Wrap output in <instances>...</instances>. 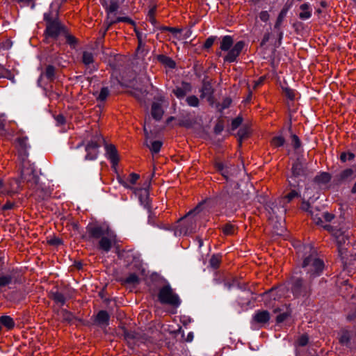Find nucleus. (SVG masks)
<instances>
[{"label": "nucleus", "mask_w": 356, "mask_h": 356, "mask_svg": "<svg viewBox=\"0 0 356 356\" xmlns=\"http://www.w3.org/2000/svg\"><path fill=\"white\" fill-rule=\"evenodd\" d=\"M279 289H271L267 292L263 293L264 298L266 300L267 298L275 300L278 296Z\"/></svg>", "instance_id": "de8ad7c7"}, {"label": "nucleus", "mask_w": 356, "mask_h": 356, "mask_svg": "<svg viewBox=\"0 0 356 356\" xmlns=\"http://www.w3.org/2000/svg\"><path fill=\"white\" fill-rule=\"evenodd\" d=\"M221 260H222L221 255L213 254L209 260V265L213 269H217L220 266Z\"/></svg>", "instance_id": "a19ab883"}, {"label": "nucleus", "mask_w": 356, "mask_h": 356, "mask_svg": "<svg viewBox=\"0 0 356 356\" xmlns=\"http://www.w3.org/2000/svg\"><path fill=\"white\" fill-rule=\"evenodd\" d=\"M110 316L106 311L101 310L96 316V322L101 325H108Z\"/></svg>", "instance_id": "cd10ccee"}, {"label": "nucleus", "mask_w": 356, "mask_h": 356, "mask_svg": "<svg viewBox=\"0 0 356 356\" xmlns=\"http://www.w3.org/2000/svg\"><path fill=\"white\" fill-rule=\"evenodd\" d=\"M270 319V314L266 310H259L257 311L254 316L253 320L257 323H266Z\"/></svg>", "instance_id": "b1692460"}, {"label": "nucleus", "mask_w": 356, "mask_h": 356, "mask_svg": "<svg viewBox=\"0 0 356 356\" xmlns=\"http://www.w3.org/2000/svg\"><path fill=\"white\" fill-rule=\"evenodd\" d=\"M289 316V314L286 312H284L282 314H279L276 318L277 323H282L287 318V317Z\"/></svg>", "instance_id": "69168bd1"}, {"label": "nucleus", "mask_w": 356, "mask_h": 356, "mask_svg": "<svg viewBox=\"0 0 356 356\" xmlns=\"http://www.w3.org/2000/svg\"><path fill=\"white\" fill-rule=\"evenodd\" d=\"M156 11V8L155 6H153L149 9L147 14L148 20L153 25H155L156 24V20L155 19Z\"/></svg>", "instance_id": "3c124183"}, {"label": "nucleus", "mask_w": 356, "mask_h": 356, "mask_svg": "<svg viewBox=\"0 0 356 356\" xmlns=\"http://www.w3.org/2000/svg\"><path fill=\"white\" fill-rule=\"evenodd\" d=\"M192 85L186 81H182L180 86H177L173 90L172 93L179 100L186 97V95L192 91Z\"/></svg>", "instance_id": "ddd939ff"}, {"label": "nucleus", "mask_w": 356, "mask_h": 356, "mask_svg": "<svg viewBox=\"0 0 356 356\" xmlns=\"http://www.w3.org/2000/svg\"><path fill=\"white\" fill-rule=\"evenodd\" d=\"M200 92L201 99L207 98L208 102H213V95L214 92V90L211 86V83L209 81L204 80L203 81L202 86Z\"/></svg>", "instance_id": "dca6fc26"}, {"label": "nucleus", "mask_w": 356, "mask_h": 356, "mask_svg": "<svg viewBox=\"0 0 356 356\" xmlns=\"http://www.w3.org/2000/svg\"><path fill=\"white\" fill-rule=\"evenodd\" d=\"M198 211L199 207H197L179 220L175 229V235H188L195 232L197 219L195 213L198 212Z\"/></svg>", "instance_id": "7ed1b4c3"}, {"label": "nucleus", "mask_w": 356, "mask_h": 356, "mask_svg": "<svg viewBox=\"0 0 356 356\" xmlns=\"http://www.w3.org/2000/svg\"><path fill=\"white\" fill-rule=\"evenodd\" d=\"M161 146L162 143L161 141L155 140L151 143V145L149 146V148L152 153L156 154L160 151Z\"/></svg>", "instance_id": "8fccbe9b"}, {"label": "nucleus", "mask_w": 356, "mask_h": 356, "mask_svg": "<svg viewBox=\"0 0 356 356\" xmlns=\"http://www.w3.org/2000/svg\"><path fill=\"white\" fill-rule=\"evenodd\" d=\"M63 34L65 35L66 42L69 44L74 45L76 44L77 41H76V38L72 35L68 34L67 32L66 31V30H65V32L63 33Z\"/></svg>", "instance_id": "bf43d9fd"}, {"label": "nucleus", "mask_w": 356, "mask_h": 356, "mask_svg": "<svg viewBox=\"0 0 356 356\" xmlns=\"http://www.w3.org/2000/svg\"><path fill=\"white\" fill-rule=\"evenodd\" d=\"M185 102L188 106L195 108L198 107L200 104V99L194 95L187 96L185 98Z\"/></svg>", "instance_id": "f704fd0d"}, {"label": "nucleus", "mask_w": 356, "mask_h": 356, "mask_svg": "<svg viewBox=\"0 0 356 356\" xmlns=\"http://www.w3.org/2000/svg\"><path fill=\"white\" fill-rule=\"evenodd\" d=\"M291 172L292 175L290 177V179H291L298 177H306L312 173V172L309 170L308 168L299 159H297L293 163Z\"/></svg>", "instance_id": "9d476101"}, {"label": "nucleus", "mask_w": 356, "mask_h": 356, "mask_svg": "<svg viewBox=\"0 0 356 356\" xmlns=\"http://www.w3.org/2000/svg\"><path fill=\"white\" fill-rule=\"evenodd\" d=\"M162 31H169L173 34L181 33V30L176 27L162 26L159 28Z\"/></svg>", "instance_id": "5fc2aeb1"}, {"label": "nucleus", "mask_w": 356, "mask_h": 356, "mask_svg": "<svg viewBox=\"0 0 356 356\" xmlns=\"http://www.w3.org/2000/svg\"><path fill=\"white\" fill-rule=\"evenodd\" d=\"M118 281L122 285L136 286L140 283L139 277L134 273H130L127 277H121Z\"/></svg>", "instance_id": "4be33fe9"}, {"label": "nucleus", "mask_w": 356, "mask_h": 356, "mask_svg": "<svg viewBox=\"0 0 356 356\" xmlns=\"http://www.w3.org/2000/svg\"><path fill=\"white\" fill-rule=\"evenodd\" d=\"M331 179V175L328 172H321L316 175L314 178V181L318 184H327Z\"/></svg>", "instance_id": "72a5a7b5"}, {"label": "nucleus", "mask_w": 356, "mask_h": 356, "mask_svg": "<svg viewBox=\"0 0 356 356\" xmlns=\"http://www.w3.org/2000/svg\"><path fill=\"white\" fill-rule=\"evenodd\" d=\"M214 166L216 170L227 179L236 171V168L234 165L228 163H224L220 161H216Z\"/></svg>", "instance_id": "9b49d317"}, {"label": "nucleus", "mask_w": 356, "mask_h": 356, "mask_svg": "<svg viewBox=\"0 0 356 356\" xmlns=\"http://www.w3.org/2000/svg\"><path fill=\"white\" fill-rule=\"evenodd\" d=\"M158 299L162 304L170 305L172 306H178L180 304V300L170 285L167 284L162 286L158 293Z\"/></svg>", "instance_id": "0eeeda50"}, {"label": "nucleus", "mask_w": 356, "mask_h": 356, "mask_svg": "<svg viewBox=\"0 0 356 356\" xmlns=\"http://www.w3.org/2000/svg\"><path fill=\"white\" fill-rule=\"evenodd\" d=\"M13 182L17 185L15 188H8L2 181H0V195L15 193L19 188L18 181L15 179Z\"/></svg>", "instance_id": "c756f323"}, {"label": "nucleus", "mask_w": 356, "mask_h": 356, "mask_svg": "<svg viewBox=\"0 0 356 356\" xmlns=\"http://www.w3.org/2000/svg\"><path fill=\"white\" fill-rule=\"evenodd\" d=\"M355 158V154L352 152H342L340 155V160L346 162L347 160L351 161Z\"/></svg>", "instance_id": "4d7b16f0"}, {"label": "nucleus", "mask_w": 356, "mask_h": 356, "mask_svg": "<svg viewBox=\"0 0 356 356\" xmlns=\"http://www.w3.org/2000/svg\"><path fill=\"white\" fill-rule=\"evenodd\" d=\"M109 95V90L107 87H104L101 89L99 96L97 97L98 100L104 101Z\"/></svg>", "instance_id": "864d4df0"}, {"label": "nucleus", "mask_w": 356, "mask_h": 356, "mask_svg": "<svg viewBox=\"0 0 356 356\" xmlns=\"http://www.w3.org/2000/svg\"><path fill=\"white\" fill-rule=\"evenodd\" d=\"M17 143L20 147L19 154H20L21 159L22 160H23V159H27V157H28L27 149L30 147L29 145L28 144V137L22 136V137L18 138Z\"/></svg>", "instance_id": "6ab92c4d"}, {"label": "nucleus", "mask_w": 356, "mask_h": 356, "mask_svg": "<svg viewBox=\"0 0 356 356\" xmlns=\"http://www.w3.org/2000/svg\"><path fill=\"white\" fill-rule=\"evenodd\" d=\"M245 43L243 41L237 42L234 47L230 49L227 54L224 58L225 62L233 63L236 60V58L240 55L243 49L244 48Z\"/></svg>", "instance_id": "f8f14e48"}, {"label": "nucleus", "mask_w": 356, "mask_h": 356, "mask_svg": "<svg viewBox=\"0 0 356 356\" xmlns=\"http://www.w3.org/2000/svg\"><path fill=\"white\" fill-rule=\"evenodd\" d=\"M106 156L110 161L113 167L118 165L120 158L115 146L113 144L105 145Z\"/></svg>", "instance_id": "4468645a"}, {"label": "nucleus", "mask_w": 356, "mask_h": 356, "mask_svg": "<svg viewBox=\"0 0 356 356\" xmlns=\"http://www.w3.org/2000/svg\"><path fill=\"white\" fill-rule=\"evenodd\" d=\"M139 175L136 173H131L127 178L128 183L132 186L136 184L137 181L139 179Z\"/></svg>", "instance_id": "6e6d98bb"}, {"label": "nucleus", "mask_w": 356, "mask_h": 356, "mask_svg": "<svg viewBox=\"0 0 356 356\" xmlns=\"http://www.w3.org/2000/svg\"><path fill=\"white\" fill-rule=\"evenodd\" d=\"M284 95L290 100H293L296 97L295 90L288 87L282 88Z\"/></svg>", "instance_id": "09e8293b"}, {"label": "nucleus", "mask_w": 356, "mask_h": 356, "mask_svg": "<svg viewBox=\"0 0 356 356\" xmlns=\"http://www.w3.org/2000/svg\"><path fill=\"white\" fill-rule=\"evenodd\" d=\"M116 13H111L110 15L106 13V19L104 21V24L106 26L104 31H103V36L105 35L106 32L111 28V26L118 22H127L130 24H134V22L128 17H116Z\"/></svg>", "instance_id": "1a4fd4ad"}, {"label": "nucleus", "mask_w": 356, "mask_h": 356, "mask_svg": "<svg viewBox=\"0 0 356 356\" xmlns=\"http://www.w3.org/2000/svg\"><path fill=\"white\" fill-rule=\"evenodd\" d=\"M56 68L51 65H48L46 67L44 75L46 79L49 81H53L55 79Z\"/></svg>", "instance_id": "c9c22d12"}, {"label": "nucleus", "mask_w": 356, "mask_h": 356, "mask_svg": "<svg viewBox=\"0 0 356 356\" xmlns=\"http://www.w3.org/2000/svg\"><path fill=\"white\" fill-rule=\"evenodd\" d=\"M300 248L302 249L305 254H309L304 257L302 268L306 273V278L313 281L314 278L322 274L324 269V263L323 260L316 257L315 251L310 245H303Z\"/></svg>", "instance_id": "f257e3e1"}, {"label": "nucleus", "mask_w": 356, "mask_h": 356, "mask_svg": "<svg viewBox=\"0 0 356 356\" xmlns=\"http://www.w3.org/2000/svg\"><path fill=\"white\" fill-rule=\"evenodd\" d=\"M300 12L298 17L302 20H307L312 17V9L308 3H305L300 6Z\"/></svg>", "instance_id": "393cba45"}, {"label": "nucleus", "mask_w": 356, "mask_h": 356, "mask_svg": "<svg viewBox=\"0 0 356 356\" xmlns=\"http://www.w3.org/2000/svg\"><path fill=\"white\" fill-rule=\"evenodd\" d=\"M237 185L235 186L236 191L234 193V188L231 187H226V188L223 191V195H227L229 197L233 200H238L240 198V195L238 193V188L236 187Z\"/></svg>", "instance_id": "4c0bfd02"}, {"label": "nucleus", "mask_w": 356, "mask_h": 356, "mask_svg": "<svg viewBox=\"0 0 356 356\" xmlns=\"http://www.w3.org/2000/svg\"><path fill=\"white\" fill-rule=\"evenodd\" d=\"M55 120L58 125H62L65 123V118L63 115H57L55 116Z\"/></svg>", "instance_id": "774afa93"}, {"label": "nucleus", "mask_w": 356, "mask_h": 356, "mask_svg": "<svg viewBox=\"0 0 356 356\" xmlns=\"http://www.w3.org/2000/svg\"><path fill=\"white\" fill-rule=\"evenodd\" d=\"M234 40L232 37L230 35H225L222 37L221 40L220 48L222 51H227L231 49Z\"/></svg>", "instance_id": "7c9ffc66"}, {"label": "nucleus", "mask_w": 356, "mask_h": 356, "mask_svg": "<svg viewBox=\"0 0 356 356\" xmlns=\"http://www.w3.org/2000/svg\"><path fill=\"white\" fill-rule=\"evenodd\" d=\"M117 179H118V182H119L121 185H122L124 188H129V189H131V190H134V189H135V188H134L133 186H131L128 183L127 178H126V177H124L118 176Z\"/></svg>", "instance_id": "603ef678"}, {"label": "nucleus", "mask_w": 356, "mask_h": 356, "mask_svg": "<svg viewBox=\"0 0 356 356\" xmlns=\"http://www.w3.org/2000/svg\"><path fill=\"white\" fill-rule=\"evenodd\" d=\"M86 229V234L83 235L82 238L88 242L99 239L103 236L109 235L108 228L98 223H89Z\"/></svg>", "instance_id": "423d86ee"}, {"label": "nucleus", "mask_w": 356, "mask_h": 356, "mask_svg": "<svg viewBox=\"0 0 356 356\" xmlns=\"http://www.w3.org/2000/svg\"><path fill=\"white\" fill-rule=\"evenodd\" d=\"M249 134H250L249 127H241L238 130V134H237L240 143H241L243 140L247 138L249 136Z\"/></svg>", "instance_id": "37998d69"}, {"label": "nucleus", "mask_w": 356, "mask_h": 356, "mask_svg": "<svg viewBox=\"0 0 356 356\" xmlns=\"http://www.w3.org/2000/svg\"><path fill=\"white\" fill-rule=\"evenodd\" d=\"M214 41L215 37L211 36L208 38L204 44V48L209 49L213 44Z\"/></svg>", "instance_id": "0e129e2a"}, {"label": "nucleus", "mask_w": 356, "mask_h": 356, "mask_svg": "<svg viewBox=\"0 0 356 356\" xmlns=\"http://www.w3.org/2000/svg\"><path fill=\"white\" fill-rule=\"evenodd\" d=\"M287 11H288L287 8H283L280 11V13L277 17V21L275 22V29H280V27L283 22V19H284V17L286 15Z\"/></svg>", "instance_id": "a18cd8bd"}, {"label": "nucleus", "mask_w": 356, "mask_h": 356, "mask_svg": "<svg viewBox=\"0 0 356 356\" xmlns=\"http://www.w3.org/2000/svg\"><path fill=\"white\" fill-rule=\"evenodd\" d=\"M113 240L111 238V235L108 236H103L99 238V248L106 252H108L111 250L113 245Z\"/></svg>", "instance_id": "412c9836"}, {"label": "nucleus", "mask_w": 356, "mask_h": 356, "mask_svg": "<svg viewBox=\"0 0 356 356\" xmlns=\"http://www.w3.org/2000/svg\"><path fill=\"white\" fill-rule=\"evenodd\" d=\"M0 323L6 327L8 330H11L15 327V322L10 316H1L0 317Z\"/></svg>", "instance_id": "473e14b6"}, {"label": "nucleus", "mask_w": 356, "mask_h": 356, "mask_svg": "<svg viewBox=\"0 0 356 356\" xmlns=\"http://www.w3.org/2000/svg\"><path fill=\"white\" fill-rule=\"evenodd\" d=\"M243 122V118L241 117H237L234 118L232 122V129H237Z\"/></svg>", "instance_id": "680f3d73"}, {"label": "nucleus", "mask_w": 356, "mask_h": 356, "mask_svg": "<svg viewBox=\"0 0 356 356\" xmlns=\"http://www.w3.org/2000/svg\"><path fill=\"white\" fill-rule=\"evenodd\" d=\"M102 141H104L103 138L100 135H97L87 144L86 147V155L85 156L86 160H95L97 159L99 153L98 149Z\"/></svg>", "instance_id": "6e6552de"}, {"label": "nucleus", "mask_w": 356, "mask_h": 356, "mask_svg": "<svg viewBox=\"0 0 356 356\" xmlns=\"http://www.w3.org/2000/svg\"><path fill=\"white\" fill-rule=\"evenodd\" d=\"M333 232L334 236L336 238V241L338 245V251L341 257L346 252V248L344 247V245L348 241V237L344 235L340 230L337 231H331Z\"/></svg>", "instance_id": "2eb2a0df"}, {"label": "nucleus", "mask_w": 356, "mask_h": 356, "mask_svg": "<svg viewBox=\"0 0 356 356\" xmlns=\"http://www.w3.org/2000/svg\"><path fill=\"white\" fill-rule=\"evenodd\" d=\"M60 315L63 321L67 322L69 323H73L76 318L74 315L67 309H61L60 312Z\"/></svg>", "instance_id": "e433bc0d"}, {"label": "nucleus", "mask_w": 356, "mask_h": 356, "mask_svg": "<svg viewBox=\"0 0 356 356\" xmlns=\"http://www.w3.org/2000/svg\"><path fill=\"white\" fill-rule=\"evenodd\" d=\"M354 171L351 168H347L341 171L339 174L336 175L335 181L337 184H341L344 181H350L352 179Z\"/></svg>", "instance_id": "aec40b11"}, {"label": "nucleus", "mask_w": 356, "mask_h": 356, "mask_svg": "<svg viewBox=\"0 0 356 356\" xmlns=\"http://www.w3.org/2000/svg\"><path fill=\"white\" fill-rule=\"evenodd\" d=\"M321 216L326 222H330L334 218L333 214L328 212L322 213Z\"/></svg>", "instance_id": "338daca9"}, {"label": "nucleus", "mask_w": 356, "mask_h": 356, "mask_svg": "<svg viewBox=\"0 0 356 356\" xmlns=\"http://www.w3.org/2000/svg\"><path fill=\"white\" fill-rule=\"evenodd\" d=\"M158 60L170 68H174L175 67V61L168 56L165 55H159Z\"/></svg>", "instance_id": "58836bf2"}, {"label": "nucleus", "mask_w": 356, "mask_h": 356, "mask_svg": "<svg viewBox=\"0 0 356 356\" xmlns=\"http://www.w3.org/2000/svg\"><path fill=\"white\" fill-rule=\"evenodd\" d=\"M44 19L46 22L45 34L47 37L57 38V37L65 32V28L57 18V13L53 16L51 13H44Z\"/></svg>", "instance_id": "39448f33"}, {"label": "nucleus", "mask_w": 356, "mask_h": 356, "mask_svg": "<svg viewBox=\"0 0 356 356\" xmlns=\"http://www.w3.org/2000/svg\"><path fill=\"white\" fill-rule=\"evenodd\" d=\"M163 113L164 111L160 103L154 102L152 104L151 114L154 119L160 120L162 118Z\"/></svg>", "instance_id": "bb28decb"}, {"label": "nucleus", "mask_w": 356, "mask_h": 356, "mask_svg": "<svg viewBox=\"0 0 356 356\" xmlns=\"http://www.w3.org/2000/svg\"><path fill=\"white\" fill-rule=\"evenodd\" d=\"M236 226L231 223H227L222 227V232L225 235H233L236 233Z\"/></svg>", "instance_id": "79ce46f5"}, {"label": "nucleus", "mask_w": 356, "mask_h": 356, "mask_svg": "<svg viewBox=\"0 0 356 356\" xmlns=\"http://www.w3.org/2000/svg\"><path fill=\"white\" fill-rule=\"evenodd\" d=\"M49 298L60 307L65 304L66 300L67 299L63 293L58 291H51L50 293Z\"/></svg>", "instance_id": "a878e982"}, {"label": "nucleus", "mask_w": 356, "mask_h": 356, "mask_svg": "<svg viewBox=\"0 0 356 356\" xmlns=\"http://www.w3.org/2000/svg\"><path fill=\"white\" fill-rule=\"evenodd\" d=\"M309 342V337L307 334H302L301 335L298 341H297V343L299 346H305Z\"/></svg>", "instance_id": "13d9d810"}, {"label": "nucleus", "mask_w": 356, "mask_h": 356, "mask_svg": "<svg viewBox=\"0 0 356 356\" xmlns=\"http://www.w3.org/2000/svg\"><path fill=\"white\" fill-rule=\"evenodd\" d=\"M13 277L11 275H0V289L8 286L12 283Z\"/></svg>", "instance_id": "ea45409f"}, {"label": "nucleus", "mask_w": 356, "mask_h": 356, "mask_svg": "<svg viewBox=\"0 0 356 356\" xmlns=\"http://www.w3.org/2000/svg\"><path fill=\"white\" fill-rule=\"evenodd\" d=\"M322 213L319 211H310V216L313 220V221L318 225L323 226L325 229L329 231H333L332 227L330 225H323V216H321Z\"/></svg>", "instance_id": "5701e85b"}, {"label": "nucleus", "mask_w": 356, "mask_h": 356, "mask_svg": "<svg viewBox=\"0 0 356 356\" xmlns=\"http://www.w3.org/2000/svg\"><path fill=\"white\" fill-rule=\"evenodd\" d=\"M134 193L138 196L139 200L144 206V207L147 209H149V192L147 189L145 188H135L134 190Z\"/></svg>", "instance_id": "a211bd4d"}, {"label": "nucleus", "mask_w": 356, "mask_h": 356, "mask_svg": "<svg viewBox=\"0 0 356 356\" xmlns=\"http://www.w3.org/2000/svg\"><path fill=\"white\" fill-rule=\"evenodd\" d=\"M131 94L134 97H136L137 99L141 101L147 95V92L146 90H143L134 89L133 91H131Z\"/></svg>", "instance_id": "49530a36"}, {"label": "nucleus", "mask_w": 356, "mask_h": 356, "mask_svg": "<svg viewBox=\"0 0 356 356\" xmlns=\"http://www.w3.org/2000/svg\"><path fill=\"white\" fill-rule=\"evenodd\" d=\"M81 61L86 66H90L93 64L95 62L94 54L88 51H84L82 54Z\"/></svg>", "instance_id": "2f4dec72"}, {"label": "nucleus", "mask_w": 356, "mask_h": 356, "mask_svg": "<svg viewBox=\"0 0 356 356\" xmlns=\"http://www.w3.org/2000/svg\"><path fill=\"white\" fill-rule=\"evenodd\" d=\"M271 145L275 147H279L284 145L285 139L282 136H274L271 140Z\"/></svg>", "instance_id": "c03bdc74"}, {"label": "nucleus", "mask_w": 356, "mask_h": 356, "mask_svg": "<svg viewBox=\"0 0 356 356\" xmlns=\"http://www.w3.org/2000/svg\"><path fill=\"white\" fill-rule=\"evenodd\" d=\"M312 281L302 277H293L291 279V291L296 299L302 302L307 300L312 292Z\"/></svg>", "instance_id": "f03ea898"}, {"label": "nucleus", "mask_w": 356, "mask_h": 356, "mask_svg": "<svg viewBox=\"0 0 356 356\" xmlns=\"http://www.w3.org/2000/svg\"><path fill=\"white\" fill-rule=\"evenodd\" d=\"M291 144L296 149H298L301 145V142L299 138L295 134H292L291 136Z\"/></svg>", "instance_id": "052dcab7"}, {"label": "nucleus", "mask_w": 356, "mask_h": 356, "mask_svg": "<svg viewBox=\"0 0 356 356\" xmlns=\"http://www.w3.org/2000/svg\"><path fill=\"white\" fill-rule=\"evenodd\" d=\"M124 0H103L102 4L105 8L106 13H116L120 7V5L124 3Z\"/></svg>", "instance_id": "f3484780"}, {"label": "nucleus", "mask_w": 356, "mask_h": 356, "mask_svg": "<svg viewBox=\"0 0 356 356\" xmlns=\"http://www.w3.org/2000/svg\"><path fill=\"white\" fill-rule=\"evenodd\" d=\"M298 196V193L296 190H292L291 192H289L284 198L287 199V202H289L291 201L293 198Z\"/></svg>", "instance_id": "e2e57ef3"}, {"label": "nucleus", "mask_w": 356, "mask_h": 356, "mask_svg": "<svg viewBox=\"0 0 356 356\" xmlns=\"http://www.w3.org/2000/svg\"><path fill=\"white\" fill-rule=\"evenodd\" d=\"M21 179L27 184L29 188H38L39 177L34 164L31 163L28 159L22 160Z\"/></svg>", "instance_id": "20e7f679"}, {"label": "nucleus", "mask_w": 356, "mask_h": 356, "mask_svg": "<svg viewBox=\"0 0 356 356\" xmlns=\"http://www.w3.org/2000/svg\"><path fill=\"white\" fill-rule=\"evenodd\" d=\"M351 334L347 330H343L339 333V341L341 345L349 347L350 345Z\"/></svg>", "instance_id": "c85d7f7f"}]
</instances>
